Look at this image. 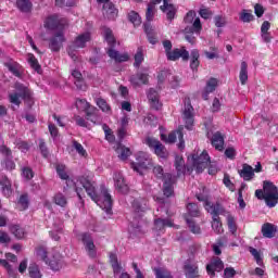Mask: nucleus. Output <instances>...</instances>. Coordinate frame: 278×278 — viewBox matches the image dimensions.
Instances as JSON below:
<instances>
[{
    "label": "nucleus",
    "mask_w": 278,
    "mask_h": 278,
    "mask_svg": "<svg viewBox=\"0 0 278 278\" xmlns=\"http://www.w3.org/2000/svg\"><path fill=\"white\" fill-rule=\"evenodd\" d=\"M93 178L94 174L87 173L77 179V182L75 184L77 197L81 200V188H84L88 197H90L101 210L106 212V214H112V195H110L105 187H102L100 192L97 191V182L92 180Z\"/></svg>",
    "instance_id": "1"
},
{
    "label": "nucleus",
    "mask_w": 278,
    "mask_h": 278,
    "mask_svg": "<svg viewBox=\"0 0 278 278\" xmlns=\"http://www.w3.org/2000/svg\"><path fill=\"white\" fill-rule=\"evenodd\" d=\"M197 199L198 201L204 202V207L206 212H208V214L212 215V229L215 231V233H223V223H220L218 216H223L225 208H223V206L218 203L214 204L207 201V194H205V189H203V193L197 194Z\"/></svg>",
    "instance_id": "2"
},
{
    "label": "nucleus",
    "mask_w": 278,
    "mask_h": 278,
    "mask_svg": "<svg viewBox=\"0 0 278 278\" xmlns=\"http://www.w3.org/2000/svg\"><path fill=\"white\" fill-rule=\"evenodd\" d=\"M255 197L260 200L264 199L267 207H275L278 203V189L270 181L263 182V190L257 189Z\"/></svg>",
    "instance_id": "3"
},
{
    "label": "nucleus",
    "mask_w": 278,
    "mask_h": 278,
    "mask_svg": "<svg viewBox=\"0 0 278 278\" xmlns=\"http://www.w3.org/2000/svg\"><path fill=\"white\" fill-rule=\"evenodd\" d=\"M153 175L156 179L163 180V194L164 197H173L174 193V185H175V177L172 174H164V168L162 165H155L153 167Z\"/></svg>",
    "instance_id": "4"
},
{
    "label": "nucleus",
    "mask_w": 278,
    "mask_h": 278,
    "mask_svg": "<svg viewBox=\"0 0 278 278\" xmlns=\"http://www.w3.org/2000/svg\"><path fill=\"white\" fill-rule=\"evenodd\" d=\"M103 36H104V40L108 42L109 47H111L108 50L109 58H111V60H115L116 62H127L129 60L128 53H121V52L112 49L116 46V39L114 38V35L112 34V29L104 28Z\"/></svg>",
    "instance_id": "5"
},
{
    "label": "nucleus",
    "mask_w": 278,
    "mask_h": 278,
    "mask_svg": "<svg viewBox=\"0 0 278 278\" xmlns=\"http://www.w3.org/2000/svg\"><path fill=\"white\" fill-rule=\"evenodd\" d=\"M90 40H92V36L89 31L83 33L74 39L73 45L67 49V53L74 62H77V50L75 49H85Z\"/></svg>",
    "instance_id": "6"
},
{
    "label": "nucleus",
    "mask_w": 278,
    "mask_h": 278,
    "mask_svg": "<svg viewBox=\"0 0 278 278\" xmlns=\"http://www.w3.org/2000/svg\"><path fill=\"white\" fill-rule=\"evenodd\" d=\"M135 157L136 162L131 163V168L136 173H139V175H142L144 170L153 166V160L151 159V155L147 152H138Z\"/></svg>",
    "instance_id": "7"
},
{
    "label": "nucleus",
    "mask_w": 278,
    "mask_h": 278,
    "mask_svg": "<svg viewBox=\"0 0 278 278\" xmlns=\"http://www.w3.org/2000/svg\"><path fill=\"white\" fill-rule=\"evenodd\" d=\"M43 27L47 31H64V27H66V18L59 14L48 15L43 21Z\"/></svg>",
    "instance_id": "8"
},
{
    "label": "nucleus",
    "mask_w": 278,
    "mask_h": 278,
    "mask_svg": "<svg viewBox=\"0 0 278 278\" xmlns=\"http://www.w3.org/2000/svg\"><path fill=\"white\" fill-rule=\"evenodd\" d=\"M188 162L193 166L197 173H203V170L211 164L210 154H207V151L205 150L200 155L191 154L188 156Z\"/></svg>",
    "instance_id": "9"
},
{
    "label": "nucleus",
    "mask_w": 278,
    "mask_h": 278,
    "mask_svg": "<svg viewBox=\"0 0 278 278\" xmlns=\"http://www.w3.org/2000/svg\"><path fill=\"white\" fill-rule=\"evenodd\" d=\"M155 15V4H148V9L146 12V18L148 23L144 24V31L148 36V40L150 45H155L157 42V37L155 36V29L151 26V21H153V16Z\"/></svg>",
    "instance_id": "10"
},
{
    "label": "nucleus",
    "mask_w": 278,
    "mask_h": 278,
    "mask_svg": "<svg viewBox=\"0 0 278 278\" xmlns=\"http://www.w3.org/2000/svg\"><path fill=\"white\" fill-rule=\"evenodd\" d=\"M14 88L16 92L9 94L10 103H13L14 105H21V99H31V90L25 87V85L15 83Z\"/></svg>",
    "instance_id": "11"
},
{
    "label": "nucleus",
    "mask_w": 278,
    "mask_h": 278,
    "mask_svg": "<svg viewBox=\"0 0 278 278\" xmlns=\"http://www.w3.org/2000/svg\"><path fill=\"white\" fill-rule=\"evenodd\" d=\"M45 264L49 266L50 270L53 273H58L62 270V268H66V262L60 252L54 251L50 254V256L46 260Z\"/></svg>",
    "instance_id": "12"
},
{
    "label": "nucleus",
    "mask_w": 278,
    "mask_h": 278,
    "mask_svg": "<svg viewBox=\"0 0 278 278\" xmlns=\"http://www.w3.org/2000/svg\"><path fill=\"white\" fill-rule=\"evenodd\" d=\"M79 240L83 243L89 257H97V247L94 245V239L90 232H83L79 235Z\"/></svg>",
    "instance_id": "13"
},
{
    "label": "nucleus",
    "mask_w": 278,
    "mask_h": 278,
    "mask_svg": "<svg viewBox=\"0 0 278 278\" xmlns=\"http://www.w3.org/2000/svg\"><path fill=\"white\" fill-rule=\"evenodd\" d=\"M146 144L149 146V148L154 151L155 155L157 157H162L163 160L168 157V152L166 151V148L160 142V140L148 137L146 138Z\"/></svg>",
    "instance_id": "14"
},
{
    "label": "nucleus",
    "mask_w": 278,
    "mask_h": 278,
    "mask_svg": "<svg viewBox=\"0 0 278 278\" xmlns=\"http://www.w3.org/2000/svg\"><path fill=\"white\" fill-rule=\"evenodd\" d=\"M184 128H179L178 130H174L172 132L168 134V136L166 135H161V140H163V142H167L168 144H173L175 142H177V138L179 140L178 143V149H184L186 147V142L184 141Z\"/></svg>",
    "instance_id": "15"
},
{
    "label": "nucleus",
    "mask_w": 278,
    "mask_h": 278,
    "mask_svg": "<svg viewBox=\"0 0 278 278\" xmlns=\"http://www.w3.org/2000/svg\"><path fill=\"white\" fill-rule=\"evenodd\" d=\"M109 260L113 268L114 277L118 278H131V276L123 269V265L118 263V256H116V253L111 252L109 254Z\"/></svg>",
    "instance_id": "16"
},
{
    "label": "nucleus",
    "mask_w": 278,
    "mask_h": 278,
    "mask_svg": "<svg viewBox=\"0 0 278 278\" xmlns=\"http://www.w3.org/2000/svg\"><path fill=\"white\" fill-rule=\"evenodd\" d=\"M185 23L188 25H192L190 28V31L192 34H201V29H203V26L201 25V18L197 17V12L189 11L185 16Z\"/></svg>",
    "instance_id": "17"
},
{
    "label": "nucleus",
    "mask_w": 278,
    "mask_h": 278,
    "mask_svg": "<svg viewBox=\"0 0 278 278\" xmlns=\"http://www.w3.org/2000/svg\"><path fill=\"white\" fill-rule=\"evenodd\" d=\"M182 118L186 124V129L192 130V127L194 125V108H192L190 101L185 102Z\"/></svg>",
    "instance_id": "18"
},
{
    "label": "nucleus",
    "mask_w": 278,
    "mask_h": 278,
    "mask_svg": "<svg viewBox=\"0 0 278 278\" xmlns=\"http://www.w3.org/2000/svg\"><path fill=\"white\" fill-rule=\"evenodd\" d=\"M154 216L155 218H154L153 229L157 233H164V229H166V227H173V219L170 218L163 219L162 217L164 216V214L155 213Z\"/></svg>",
    "instance_id": "19"
},
{
    "label": "nucleus",
    "mask_w": 278,
    "mask_h": 278,
    "mask_svg": "<svg viewBox=\"0 0 278 278\" xmlns=\"http://www.w3.org/2000/svg\"><path fill=\"white\" fill-rule=\"evenodd\" d=\"M113 180L117 192H121V194H127L129 192V186L121 172H116L113 175Z\"/></svg>",
    "instance_id": "20"
},
{
    "label": "nucleus",
    "mask_w": 278,
    "mask_h": 278,
    "mask_svg": "<svg viewBox=\"0 0 278 278\" xmlns=\"http://www.w3.org/2000/svg\"><path fill=\"white\" fill-rule=\"evenodd\" d=\"M64 31L55 33L54 36L49 40V49L54 52L60 51V49H62V43L64 42Z\"/></svg>",
    "instance_id": "21"
},
{
    "label": "nucleus",
    "mask_w": 278,
    "mask_h": 278,
    "mask_svg": "<svg viewBox=\"0 0 278 278\" xmlns=\"http://www.w3.org/2000/svg\"><path fill=\"white\" fill-rule=\"evenodd\" d=\"M167 60L175 62L176 60H179L181 58L182 60L187 61L190 59V52L186 50V48H180V49H174L173 51L170 50L167 54Z\"/></svg>",
    "instance_id": "22"
},
{
    "label": "nucleus",
    "mask_w": 278,
    "mask_h": 278,
    "mask_svg": "<svg viewBox=\"0 0 278 278\" xmlns=\"http://www.w3.org/2000/svg\"><path fill=\"white\" fill-rule=\"evenodd\" d=\"M223 268H225V264L220 261L219 257H215L206 266V273L210 275V277H214V275H216V273H220Z\"/></svg>",
    "instance_id": "23"
},
{
    "label": "nucleus",
    "mask_w": 278,
    "mask_h": 278,
    "mask_svg": "<svg viewBox=\"0 0 278 278\" xmlns=\"http://www.w3.org/2000/svg\"><path fill=\"white\" fill-rule=\"evenodd\" d=\"M0 151H1L2 155L5 156L4 165L7 166V168L9 170H14V168H16V164L12 160V150H10V148H8L5 146H2L0 148Z\"/></svg>",
    "instance_id": "24"
},
{
    "label": "nucleus",
    "mask_w": 278,
    "mask_h": 278,
    "mask_svg": "<svg viewBox=\"0 0 278 278\" xmlns=\"http://www.w3.org/2000/svg\"><path fill=\"white\" fill-rule=\"evenodd\" d=\"M148 100L153 110H160L162 108V102H160V93L157 90L150 89L148 91Z\"/></svg>",
    "instance_id": "25"
},
{
    "label": "nucleus",
    "mask_w": 278,
    "mask_h": 278,
    "mask_svg": "<svg viewBox=\"0 0 278 278\" xmlns=\"http://www.w3.org/2000/svg\"><path fill=\"white\" fill-rule=\"evenodd\" d=\"M261 38L266 45L273 41V35L270 34V22L264 21L261 25Z\"/></svg>",
    "instance_id": "26"
},
{
    "label": "nucleus",
    "mask_w": 278,
    "mask_h": 278,
    "mask_svg": "<svg viewBox=\"0 0 278 278\" xmlns=\"http://www.w3.org/2000/svg\"><path fill=\"white\" fill-rule=\"evenodd\" d=\"M149 208V202L144 199H137L132 201V210L134 212L142 216V212Z\"/></svg>",
    "instance_id": "27"
},
{
    "label": "nucleus",
    "mask_w": 278,
    "mask_h": 278,
    "mask_svg": "<svg viewBox=\"0 0 278 278\" xmlns=\"http://www.w3.org/2000/svg\"><path fill=\"white\" fill-rule=\"evenodd\" d=\"M0 190L7 198L12 195V181L8 179V176H0Z\"/></svg>",
    "instance_id": "28"
},
{
    "label": "nucleus",
    "mask_w": 278,
    "mask_h": 278,
    "mask_svg": "<svg viewBox=\"0 0 278 278\" xmlns=\"http://www.w3.org/2000/svg\"><path fill=\"white\" fill-rule=\"evenodd\" d=\"M185 275L187 278H197L199 277V265L188 261L185 264Z\"/></svg>",
    "instance_id": "29"
},
{
    "label": "nucleus",
    "mask_w": 278,
    "mask_h": 278,
    "mask_svg": "<svg viewBox=\"0 0 278 278\" xmlns=\"http://www.w3.org/2000/svg\"><path fill=\"white\" fill-rule=\"evenodd\" d=\"M217 86H218V79H216V78H210L206 81V86H205L204 91L202 93V97H203L204 101H207L210 94H212V92H214V90H216Z\"/></svg>",
    "instance_id": "30"
},
{
    "label": "nucleus",
    "mask_w": 278,
    "mask_h": 278,
    "mask_svg": "<svg viewBox=\"0 0 278 278\" xmlns=\"http://www.w3.org/2000/svg\"><path fill=\"white\" fill-rule=\"evenodd\" d=\"M239 175L244 181H251V179L255 177V170L251 165L244 163L242 165V169L239 172Z\"/></svg>",
    "instance_id": "31"
},
{
    "label": "nucleus",
    "mask_w": 278,
    "mask_h": 278,
    "mask_svg": "<svg viewBox=\"0 0 278 278\" xmlns=\"http://www.w3.org/2000/svg\"><path fill=\"white\" fill-rule=\"evenodd\" d=\"M115 152L117 154V157L122 160V162H125L129 155H131V150L129 148L123 146V143L118 142L115 144Z\"/></svg>",
    "instance_id": "32"
},
{
    "label": "nucleus",
    "mask_w": 278,
    "mask_h": 278,
    "mask_svg": "<svg viewBox=\"0 0 278 278\" xmlns=\"http://www.w3.org/2000/svg\"><path fill=\"white\" fill-rule=\"evenodd\" d=\"M130 84L135 87L142 86V84H149V75L144 73H137L130 76Z\"/></svg>",
    "instance_id": "33"
},
{
    "label": "nucleus",
    "mask_w": 278,
    "mask_h": 278,
    "mask_svg": "<svg viewBox=\"0 0 278 278\" xmlns=\"http://www.w3.org/2000/svg\"><path fill=\"white\" fill-rule=\"evenodd\" d=\"M212 146L216 149V151H223L225 149V137L217 131L213 135L211 139Z\"/></svg>",
    "instance_id": "34"
},
{
    "label": "nucleus",
    "mask_w": 278,
    "mask_h": 278,
    "mask_svg": "<svg viewBox=\"0 0 278 278\" xmlns=\"http://www.w3.org/2000/svg\"><path fill=\"white\" fill-rule=\"evenodd\" d=\"M170 0H163V5L161 7L162 12H164L168 18V21H173L175 18V5L169 3Z\"/></svg>",
    "instance_id": "35"
},
{
    "label": "nucleus",
    "mask_w": 278,
    "mask_h": 278,
    "mask_svg": "<svg viewBox=\"0 0 278 278\" xmlns=\"http://www.w3.org/2000/svg\"><path fill=\"white\" fill-rule=\"evenodd\" d=\"M223 216L226 217L228 229L232 236H236V232L238 231V225L236 224V217L231 215L229 212L224 211Z\"/></svg>",
    "instance_id": "36"
},
{
    "label": "nucleus",
    "mask_w": 278,
    "mask_h": 278,
    "mask_svg": "<svg viewBox=\"0 0 278 278\" xmlns=\"http://www.w3.org/2000/svg\"><path fill=\"white\" fill-rule=\"evenodd\" d=\"M72 77H74L75 81V86L76 88H78V90H86V83H84V78L81 76V72L77 71V70H73L72 71Z\"/></svg>",
    "instance_id": "37"
},
{
    "label": "nucleus",
    "mask_w": 278,
    "mask_h": 278,
    "mask_svg": "<svg viewBox=\"0 0 278 278\" xmlns=\"http://www.w3.org/2000/svg\"><path fill=\"white\" fill-rule=\"evenodd\" d=\"M239 79L242 86H245L247 81H249V65L244 61L241 62Z\"/></svg>",
    "instance_id": "38"
},
{
    "label": "nucleus",
    "mask_w": 278,
    "mask_h": 278,
    "mask_svg": "<svg viewBox=\"0 0 278 278\" xmlns=\"http://www.w3.org/2000/svg\"><path fill=\"white\" fill-rule=\"evenodd\" d=\"M76 109L78 112H86L87 116H90V112H92V108H90V103L86 99H77Z\"/></svg>",
    "instance_id": "39"
},
{
    "label": "nucleus",
    "mask_w": 278,
    "mask_h": 278,
    "mask_svg": "<svg viewBox=\"0 0 278 278\" xmlns=\"http://www.w3.org/2000/svg\"><path fill=\"white\" fill-rule=\"evenodd\" d=\"M277 229L275 228V225L270 223H266L262 226V233L264 238H275V232Z\"/></svg>",
    "instance_id": "40"
},
{
    "label": "nucleus",
    "mask_w": 278,
    "mask_h": 278,
    "mask_svg": "<svg viewBox=\"0 0 278 278\" xmlns=\"http://www.w3.org/2000/svg\"><path fill=\"white\" fill-rule=\"evenodd\" d=\"M96 104L101 109L105 114H112V106L108 103V101L101 97L96 98Z\"/></svg>",
    "instance_id": "41"
},
{
    "label": "nucleus",
    "mask_w": 278,
    "mask_h": 278,
    "mask_svg": "<svg viewBox=\"0 0 278 278\" xmlns=\"http://www.w3.org/2000/svg\"><path fill=\"white\" fill-rule=\"evenodd\" d=\"M17 10L24 12L25 14L31 12V1L30 0H17L16 1Z\"/></svg>",
    "instance_id": "42"
},
{
    "label": "nucleus",
    "mask_w": 278,
    "mask_h": 278,
    "mask_svg": "<svg viewBox=\"0 0 278 278\" xmlns=\"http://www.w3.org/2000/svg\"><path fill=\"white\" fill-rule=\"evenodd\" d=\"M28 275L30 278H42V273L40 271V267L33 263L28 267Z\"/></svg>",
    "instance_id": "43"
},
{
    "label": "nucleus",
    "mask_w": 278,
    "mask_h": 278,
    "mask_svg": "<svg viewBox=\"0 0 278 278\" xmlns=\"http://www.w3.org/2000/svg\"><path fill=\"white\" fill-rule=\"evenodd\" d=\"M11 232L13 233V236H15V238H17L18 240H23V238H25L26 233L25 232V228L18 226V225H13L11 227Z\"/></svg>",
    "instance_id": "44"
},
{
    "label": "nucleus",
    "mask_w": 278,
    "mask_h": 278,
    "mask_svg": "<svg viewBox=\"0 0 278 278\" xmlns=\"http://www.w3.org/2000/svg\"><path fill=\"white\" fill-rule=\"evenodd\" d=\"M199 50L194 49L191 51V62H190V68L193 71H197L199 68Z\"/></svg>",
    "instance_id": "45"
},
{
    "label": "nucleus",
    "mask_w": 278,
    "mask_h": 278,
    "mask_svg": "<svg viewBox=\"0 0 278 278\" xmlns=\"http://www.w3.org/2000/svg\"><path fill=\"white\" fill-rule=\"evenodd\" d=\"M103 10L108 16V18H116V8H114V4H112V2L110 3H105L103 5Z\"/></svg>",
    "instance_id": "46"
},
{
    "label": "nucleus",
    "mask_w": 278,
    "mask_h": 278,
    "mask_svg": "<svg viewBox=\"0 0 278 278\" xmlns=\"http://www.w3.org/2000/svg\"><path fill=\"white\" fill-rule=\"evenodd\" d=\"M175 166L178 175H184V173H186V162L184 161V157L176 156Z\"/></svg>",
    "instance_id": "47"
},
{
    "label": "nucleus",
    "mask_w": 278,
    "mask_h": 278,
    "mask_svg": "<svg viewBox=\"0 0 278 278\" xmlns=\"http://www.w3.org/2000/svg\"><path fill=\"white\" fill-rule=\"evenodd\" d=\"M251 255L254 257L257 266H264V258L262 257V253L257 251L255 248H249Z\"/></svg>",
    "instance_id": "48"
},
{
    "label": "nucleus",
    "mask_w": 278,
    "mask_h": 278,
    "mask_svg": "<svg viewBox=\"0 0 278 278\" xmlns=\"http://www.w3.org/2000/svg\"><path fill=\"white\" fill-rule=\"evenodd\" d=\"M5 66L15 77H23V74L21 73V65L16 63H7Z\"/></svg>",
    "instance_id": "49"
},
{
    "label": "nucleus",
    "mask_w": 278,
    "mask_h": 278,
    "mask_svg": "<svg viewBox=\"0 0 278 278\" xmlns=\"http://www.w3.org/2000/svg\"><path fill=\"white\" fill-rule=\"evenodd\" d=\"M54 203L60 207H66L68 200L66 199V195H64V193H56L54 195Z\"/></svg>",
    "instance_id": "50"
},
{
    "label": "nucleus",
    "mask_w": 278,
    "mask_h": 278,
    "mask_svg": "<svg viewBox=\"0 0 278 278\" xmlns=\"http://www.w3.org/2000/svg\"><path fill=\"white\" fill-rule=\"evenodd\" d=\"M154 201L159 204L156 212H164L168 216V208L166 207V200L164 198L154 197Z\"/></svg>",
    "instance_id": "51"
},
{
    "label": "nucleus",
    "mask_w": 278,
    "mask_h": 278,
    "mask_svg": "<svg viewBox=\"0 0 278 278\" xmlns=\"http://www.w3.org/2000/svg\"><path fill=\"white\" fill-rule=\"evenodd\" d=\"M187 212L190 216H192L193 218H197L200 216L201 212L199 211V205H197L195 203H189L187 205Z\"/></svg>",
    "instance_id": "52"
},
{
    "label": "nucleus",
    "mask_w": 278,
    "mask_h": 278,
    "mask_svg": "<svg viewBox=\"0 0 278 278\" xmlns=\"http://www.w3.org/2000/svg\"><path fill=\"white\" fill-rule=\"evenodd\" d=\"M239 18L242 21V23H251V21L254 18L253 12L243 9L239 15Z\"/></svg>",
    "instance_id": "53"
},
{
    "label": "nucleus",
    "mask_w": 278,
    "mask_h": 278,
    "mask_svg": "<svg viewBox=\"0 0 278 278\" xmlns=\"http://www.w3.org/2000/svg\"><path fill=\"white\" fill-rule=\"evenodd\" d=\"M203 53H204V55H205V58L207 60H216V59H218V48H216L214 46L210 47V51L204 50Z\"/></svg>",
    "instance_id": "54"
},
{
    "label": "nucleus",
    "mask_w": 278,
    "mask_h": 278,
    "mask_svg": "<svg viewBox=\"0 0 278 278\" xmlns=\"http://www.w3.org/2000/svg\"><path fill=\"white\" fill-rule=\"evenodd\" d=\"M56 173L60 177V179H63L66 181V179H68V173H66V165L62 164V163H58L56 164Z\"/></svg>",
    "instance_id": "55"
},
{
    "label": "nucleus",
    "mask_w": 278,
    "mask_h": 278,
    "mask_svg": "<svg viewBox=\"0 0 278 278\" xmlns=\"http://www.w3.org/2000/svg\"><path fill=\"white\" fill-rule=\"evenodd\" d=\"M102 129L105 134V139L108 140V142H114V140H116L114 132H112V128H110V126H108V124H103Z\"/></svg>",
    "instance_id": "56"
},
{
    "label": "nucleus",
    "mask_w": 278,
    "mask_h": 278,
    "mask_svg": "<svg viewBox=\"0 0 278 278\" xmlns=\"http://www.w3.org/2000/svg\"><path fill=\"white\" fill-rule=\"evenodd\" d=\"M142 62H144V54L142 47L137 49V52L135 54V66L138 68Z\"/></svg>",
    "instance_id": "57"
},
{
    "label": "nucleus",
    "mask_w": 278,
    "mask_h": 278,
    "mask_svg": "<svg viewBox=\"0 0 278 278\" xmlns=\"http://www.w3.org/2000/svg\"><path fill=\"white\" fill-rule=\"evenodd\" d=\"M154 273L156 278H173V276L170 275V271H168L164 267L155 268Z\"/></svg>",
    "instance_id": "58"
},
{
    "label": "nucleus",
    "mask_w": 278,
    "mask_h": 278,
    "mask_svg": "<svg viewBox=\"0 0 278 278\" xmlns=\"http://www.w3.org/2000/svg\"><path fill=\"white\" fill-rule=\"evenodd\" d=\"M128 21H130V23H132V25H135V27H138V25H140V23H142V21L140 20V15L138 13H136V11H130L128 13Z\"/></svg>",
    "instance_id": "59"
},
{
    "label": "nucleus",
    "mask_w": 278,
    "mask_h": 278,
    "mask_svg": "<svg viewBox=\"0 0 278 278\" xmlns=\"http://www.w3.org/2000/svg\"><path fill=\"white\" fill-rule=\"evenodd\" d=\"M35 253L39 260H42V262H46V260L49 257L47 256V248L45 245L37 247Z\"/></svg>",
    "instance_id": "60"
},
{
    "label": "nucleus",
    "mask_w": 278,
    "mask_h": 278,
    "mask_svg": "<svg viewBox=\"0 0 278 278\" xmlns=\"http://www.w3.org/2000/svg\"><path fill=\"white\" fill-rule=\"evenodd\" d=\"M27 62L30 64L31 68L38 71L40 68V64L38 63V59L33 53L27 54Z\"/></svg>",
    "instance_id": "61"
},
{
    "label": "nucleus",
    "mask_w": 278,
    "mask_h": 278,
    "mask_svg": "<svg viewBox=\"0 0 278 278\" xmlns=\"http://www.w3.org/2000/svg\"><path fill=\"white\" fill-rule=\"evenodd\" d=\"M186 223L192 233H195V235L201 233V227H199V225H195L192 219L186 217Z\"/></svg>",
    "instance_id": "62"
},
{
    "label": "nucleus",
    "mask_w": 278,
    "mask_h": 278,
    "mask_svg": "<svg viewBox=\"0 0 278 278\" xmlns=\"http://www.w3.org/2000/svg\"><path fill=\"white\" fill-rule=\"evenodd\" d=\"M18 205L21 210H27L29 207V199L27 198L26 194H23L20 197Z\"/></svg>",
    "instance_id": "63"
},
{
    "label": "nucleus",
    "mask_w": 278,
    "mask_h": 278,
    "mask_svg": "<svg viewBox=\"0 0 278 278\" xmlns=\"http://www.w3.org/2000/svg\"><path fill=\"white\" fill-rule=\"evenodd\" d=\"M236 277V269L233 267H226L224 269L223 278H233Z\"/></svg>",
    "instance_id": "64"
}]
</instances>
